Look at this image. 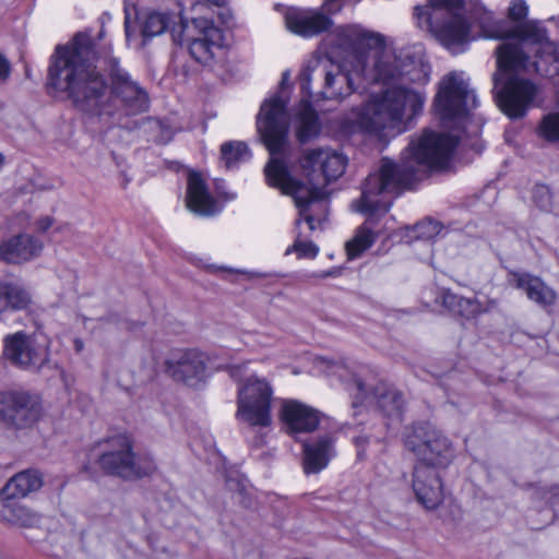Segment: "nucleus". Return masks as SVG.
Returning <instances> with one entry per match:
<instances>
[{
	"instance_id": "a211bd4d",
	"label": "nucleus",
	"mask_w": 559,
	"mask_h": 559,
	"mask_svg": "<svg viewBox=\"0 0 559 559\" xmlns=\"http://www.w3.org/2000/svg\"><path fill=\"white\" fill-rule=\"evenodd\" d=\"M320 72L324 76V87L320 92V96L323 99H342L345 96L352 94V79L347 73H343L337 69V72L334 73L332 70H328L326 67L321 69V66L318 64L316 68L311 69L307 67L299 74L300 87L301 91L306 93L308 98H312V94L310 92V82H311V73Z\"/></svg>"
},
{
	"instance_id": "6e6552de",
	"label": "nucleus",
	"mask_w": 559,
	"mask_h": 559,
	"mask_svg": "<svg viewBox=\"0 0 559 559\" xmlns=\"http://www.w3.org/2000/svg\"><path fill=\"white\" fill-rule=\"evenodd\" d=\"M97 463L105 474L123 480L148 477L156 471L153 457L147 454L136 455L133 452L131 440L126 436L108 439Z\"/></svg>"
},
{
	"instance_id": "dca6fc26",
	"label": "nucleus",
	"mask_w": 559,
	"mask_h": 559,
	"mask_svg": "<svg viewBox=\"0 0 559 559\" xmlns=\"http://www.w3.org/2000/svg\"><path fill=\"white\" fill-rule=\"evenodd\" d=\"M165 371L175 381L195 388L207 377V356L195 348L179 350L165 361Z\"/></svg>"
},
{
	"instance_id": "37998d69",
	"label": "nucleus",
	"mask_w": 559,
	"mask_h": 559,
	"mask_svg": "<svg viewBox=\"0 0 559 559\" xmlns=\"http://www.w3.org/2000/svg\"><path fill=\"white\" fill-rule=\"evenodd\" d=\"M243 367H245L243 365H233V366H229L228 367V371H229L230 377L234 380L239 381L241 379V376H242Z\"/></svg>"
},
{
	"instance_id": "0eeeda50",
	"label": "nucleus",
	"mask_w": 559,
	"mask_h": 559,
	"mask_svg": "<svg viewBox=\"0 0 559 559\" xmlns=\"http://www.w3.org/2000/svg\"><path fill=\"white\" fill-rule=\"evenodd\" d=\"M476 106V95L469 90L462 72L452 71L440 80L433 107L443 127L463 129L471 110Z\"/></svg>"
},
{
	"instance_id": "393cba45",
	"label": "nucleus",
	"mask_w": 559,
	"mask_h": 559,
	"mask_svg": "<svg viewBox=\"0 0 559 559\" xmlns=\"http://www.w3.org/2000/svg\"><path fill=\"white\" fill-rule=\"evenodd\" d=\"M515 287L523 290L526 297L540 308H548L556 304L557 294L539 277L528 273L514 274Z\"/></svg>"
},
{
	"instance_id": "f03ea898",
	"label": "nucleus",
	"mask_w": 559,
	"mask_h": 559,
	"mask_svg": "<svg viewBox=\"0 0 559 559\" xmlns=\"http://www.w3.org/2000/svg\"><path fill=\"white\" fill-rule=\"evenodd\" d=\"M95 51L87 35L78 33L72 41L57 46L50 57L46 86L49 92L64 93L81 111L91 115H111L114 105L129 116L143 114L150 108L147 91L121 67L119 60L110 57L104 75L94 66Z\"/></svg>"
},
{
	"instance_id": "8fccbe9b",
	"label": "nucleus",
	"mask_w": 559,
	"mask_h": 559,
	"mask_svg": "<svg viewBox=\"0 0 559 559\" xmlns=\"http://www.w3.org/2000/svg\"><path fill=\"white\" fill-rule=\"evenodd\" d=\"M3 157H2V154L0 153V163L2 162Z\"/></svg>"
},
{
	"instance_id": "ea45409f",
	"label": "nucleus",
	"mask_w": 559,
	"mask_h": 559,
	"mask_svg": "<svg viewBox=\"0 0 559 559\" xmlns=\"http://www.w3.org/2000/svg\"><path fill=\"white\" fill-rule=\"evenodd\" d=\"M354 442L357 447V456L359 460L365 457V448L369 442V438L367 436H358L354 439Z\"/></svg>"
},
{
	"instance_id": "7ed1b4c3",
	"label": "nucleus",
	"mask_w": 559,
	"mask_h": 559,
	"mask_svg": "<svg viewBox=\"0 0 559 559\" xmlns=\"http://www.w3.org/2000/svg\"><path fill=\"white\" fill-rule=\"evenodd\" d=\"M460 138L456 134L424 131L417 141H412L403 152L401 164L383 157L379 168L370 173L361 185V195L354 201L355 211L365 214L366 221L346 243L349 259L359 257L377 240L379 217L392 205V200L418 180L420 167L428 169L444 167Z\"/></svg>"
},
{
	"instance_id": "6ab92c4d",
	"label": "nucleus",
	"mask_w": 559,
	"mask_h": 559,
	"mask_svg": "<svg viewBox=\"0 0 559 559\" xmlns=\"http://www.w3.org/2000/svg\"><path fill=\"white\" fill-rule=\"evenodd\" d=\"M282 419L288 435L298 440L299 433H309L319 426V414L316 409L299 403L288 401L282 408Z\"/></svg>"
},
{
	"instance_id": "7c9ffc66",
	"label": "nucleus",
	"mask_w": 559,
	"mask_h": 559,
	"mask_svg": "<svg viewBox=\"0 0 559 559\" xmlns=\"http://www.w3.org/2000/svg\"><path fill=\"white\" fill-rule=\"evenodd\" d=\"M2 516L8 522L23 527H34L40 522V516L36 512L14 500L3 501Z\"/></svg>"
},
{
	"instance_id": "c756f323",
	"label": "nucleus",
	"mask_w": 559,
	"mask_h": 559,
	"mask_svg": "<svg viewBox=\"0 0 559 559\" xmlns=\"http://www.w3.org/2000/svg\"><path fill=\"white\" fill-rule=\"evenodd\" d=\"M176 14L170 12H150L141 26L142 45L158 35L165 33L171 24H175Z\"/></svg>"
},
{
	"instance_id": "c03bdc74",
	"label": "nucleus",
	"mask_w": 559,
	"mask_h": 559,
	"mask_svg": "<svg viewBox=\"0 0 559 559\" xmlns=\"http://www.w3.org/2000/svg\"><path fill=\"white\" fill-rule=\"evenodd\" d=\"M337 0H325V4L329 5V11H333V12H336L341 9V7L338 4H335Z\"/></svg>"
},
{
	"instance_id": "c9c22d12",
	"label": "nucleus",
	"mask_w": 559,
	"mask_h": 559,
	"mask_svg": "<svg viewBox=\"0 0 559 559\" xmlns=\"http://www.w3.org/2000/svg\"><path fill=\"white\" fill-rule=\"evenodd\" d=\"M528 8L523 0H514L509 8L508 17L511 24H522L527 15ZM527 21H524L526 23Z\"/></svg>"
},
{
	"instance_id": "423d86ee",
	"label": "nucleus",
	"mask_w": 559,
	"mask_h": 559,
	"mask_svg": "<svg viewBox=\"0 0 559 559\" xmlns=\"http://www.w3.org/2000/svg\"><path fill=\"white\" fill-rule=\"evenodd\" d=\"M463 4L464 0H427V5L414 9L419 27H426L453 55L464 52L474 39Z\"/></svg>"
},
{
	"instance_id": "e433bc0d",
	"label": "nucleus",
	"mask_w": 559,
	"mask_h": 559,
	"mask_svg": "<svg viewBox=\"0 0 559 559\" xmlns=\"http://www.w3.org/2000/svg\"><path fill=\"white\" fill-rule=\"evenodd\" d=\"M292 250L297 252L299 258H314L319 251L318 247L313 242H304L299 237L296 239L293 247L286 250V254L290 253Z\"/></svg>"
},
{
	"instance_id": "39448f33",
	"label": "nucleus",
	"mask_w": 559,
	"mask_h": 559,
	"mask_svg": "<svg viewBox=\"0 0 559 559\" xmlns=\"http://www.w3.org/2000/svg\"><path fill=\"white\" fill-rule=\"evenodd\" d=\"M272 155L264 168L269 186L281 189L282 193L292 195L299 211L296 226L304 219L310 230L316 229L314 223H321V213L326 210L325 186L341 177L346 168V158L330 148H311L304 152L300 158L302 174L310 186L294 179L283 160Z\"/></svg>"
},
{
	"instance_id": "ddd939ff",
	"label": "nucleus",
	"mask_w": 559,
	"mask_h": 559,
	"mask_svg": "<svg viewBox=\"0 0 559 559\" xmlns=\"http://www.w3.org/2000/svg\"><path fill=\"white\" fill-rule=\"evenodd\" d=\"M272 395L273 389L266 379L249 377L238 389L237 419L254 427H269Z\"/></svg>"
},
{
	"instance_id": "9d476101",
	"label": "nucleus",
	"mask_w": 559,
	"mask_h": 559,
	"mask_svg": "<svg viewBox=\"0 0 559 559\" xmlns=\"http://www.w3.org/2000/svg\"><path fill=\"white\" fill-rule=\"evenodd\" d=\"M289 72L282 74L280 91L265 99L257 116V130L271 155L281 154L287 143L288 114L287 97L284 96Z\"/></svg>"
},
{
	"instance_id": "9b49d317",
	"label": "nucleus",
	"mask_w": 559,
	"mask_h": 559,
	"mask_svg": "<svg viewBox=\"0 0 559 559\" xmlns=\"http://www.w3.org/2000/svg\"><path fill=\"white\" fill-rule=\"evenodd\" d=\"M404 445L418 460L433 468L447 467L454 457L449 439L429 423H418L407 427Z\"/></svg>"
},
{
	"instance_id": "bb28decb",
	"label": "nucleus",
	"mask_w": 559,
	"mask_h": 559,
	"mask_svg": "<svg viewBox=\"0 0 559 559\" xmlns=\"http://www.w3.org/2000/svg\"><path fill=\"white\" fill-rule=\"evenodd\" d=\"M438 300L453 314L465 319H473L483 312L480 302L474 298H465L452 293L450 289H443Z\"/></svg>"
},
{
	"instance_id": "79ce46f5",
	"label": "nucleus",
	"mask_w": 559,
	"mask_h": 559,
	"mask_svg": "<svg viewBox=\"0 0 559 559\" xmlns=\"http://www.w3.org/2000/svg\"><path fill=\"white\" fill-rule=\"evenodd\" d=\"M10 75V63L4 58L3 55L0 53V79L5 80Z\"/></svg>"
},
{
	"instance_id": "2f4dec72",
	"label": "nucleus",
	"mask_w": 559,
	"mask_h": 559,
	"mask_svg": "<svg viewBox=\"0 0 559 559\" xmlns=\"http://www.w3.org/2000/svg\"><path fill=\"white\" fill-rule=\"evenodd\" d=\"M250 157L249 147L245 142L230 141L221 146V159L226 168H233L238 163L247 160Z\"/></svg>"
},
{
	"instance_id": "473e14b6",
	"label": "nucleus",
	"mask_w": 559,
	"mask_h": 559,
	"mask_svg": "<svg viewBox=\"0 0 559 559\" xmlns=\"http://www.w3.org/2000/svg\"><path fill=\"white\" fill-rule=\"evenodd\" d=\"M539 135L549 142L559 141V112L548 114L539 124Z\"/></svg>"
},
{
	"instance_id": "4468645a",
	"label": "nucleus",
	"mask_w": 559,
	"mask_h": 559,
	"mask_svg": "<svg viewBox=\"0 0 559 559\" xmlns=\"http://www.w3.org/2000/svg\"><path fill=\"white\" fill-rule=\"evenodd\" d=\"M41 411L36 394L25 390L0 391V421L8 428L32 427L40 418Z\"/></svg>"
},
{
	"instance_id": "4be33fe9",
	"label": "nucleus",
	"mask_w": 559,
	"mask_h": 559,
	"mask_svg": "<svg viewBox=\"0 0 559 559\" xmlns=\"http://www.w3.org/2000/svg\"><path fill=\"white\" fill-rule=\"evenodd\" d=\"M43 242L28 234H20L0 243V260L19 264L39 255Z\"/></svg>"
},
{
	"instance_id": "f3484780",
	"label": "nucleus",
	"mask_w": 559,
	"mask_h": 559,
	"mask_svg": "<svg viewBox=\"0 0 559 559\" xmlns=\"http://www.w3.org/2000/svg\"><path fill=\"white\" fill-rule=\"evenodd\" d=\"M412 487L417 501L427 510L437 509L443 500V489L438 469L427 464H416Z\"/></svg>"
},
{
	"instance_id": "09e8293b",
	"label": "nucleus",
	"mask_w": 559,
	"mask_h": 559,
	"mask_svg": "<svg viewBox=\"0 0 559 559\" xmlns=\"http://www.w3.org/2000/svg\"><path fill=\"white\" fill-rule=\"evenodd\" d=\"M329 275H331V273H330V272H329V273H324V274H323V276H324V277H325V276H329Z\"/></svg>"
},
{
	"instance_id": "c85d7f7f",
	"label": "nucleus",
	"mask_w": 559,
	"mask_h": 559,
	"mask_svg": "<svg viewBox=\"0 0 559 559\" xmlns=\"http://www.w3.org/2000/svg\"><path fill=\"white\" fill-rule=\"evenodd\" d=\"M341 40L356 51L378 47L383 44L381 35L368 32L358 26H347L341 31Z\"/></svg>"
},
{
	"instance_id": "f704fd0d",
	"label": "nucleus",
	"mask_w": 559,
	"mask_h": 559,
	"mask_svg": "<svg viewBox=\"0 0 559 559\" xmlns=\"http://www.w3.org/2000/svg\"><path fill=\"white\" fill-rule=\"evenodd\" d=\"M533 202L543 211H550L552 209V193L550 188L546 185H535L532 191Z\"/></svg>"
},
{
	"instance_id": "b1692460",
	"label": "nucleus",
	"mask_w": 559,
	"mask_h": 559,
	"mask_svg": "<svg viewBox=\"0 0 559 559\" xmlns=\"http://www.w3.org/2000/svg\"><path fill=\"white\" fill-rule=\"evenodd\" d=\"M43 486V475L37 469H25L12 476L0 490L3 501L21 499Z\"/></svg>"
},
{
	"instance_id": "f8f14e48",
	"label": "nucleus",
	"mask_w": 559,
	"mask_h": 559,
	"mask_svg": "<svg viewBox=\"0 0 559 559\" xmlns=\"http://www.w3.org/2000/svg\"><path fill=\"white\" fill-rule=\"evenodd\" d=\"M50 338L43 332L17 331L3 338V358L22 370L40 371L50 359Z\"/></svg>"
},
{
	"instance_id": "cd10ccee",
	"label": "nucleus",
	"mask_w": 559,
	"mask_h": 559,
	"mask_svg": "<svg viewBox=\"0 0 559 559\" xmlns=\"http://www.w3.org/2000/svg\"><path fill=\"white\" fill-rule=\"evenodd\" d=\"M321 131V123L318 114L313 109L309 99H302L300 109L297 114L296 134L300 143H307L316 138Z\"/></svg>"
},
{
	"instance_id": "58836bf2",
	"label": "nucleus",
	"mask_w": 559,
	"mask_h": 559,
	"mask_svg": "<svg viewBox=\"0 0 559 559\" xmlns=\"http://www.w3.org/2000/svg\"><path fill=\"white\" fill-rule=\"evenodd\" d=\"M545 495L550 504L559 506V485L548 487Z\"/></svg>"
},
{
	"instance_id": "20e7f679",
	"label": "nucleus",
	"mask_w": 559,
	"mask_h": 559,
	"mask_svg": "<svg viewBox=\"0 0 559 559\" xmlns=\"http://www.w3.org/2000/svg\"><path fill=\"white\" fill-rule=\"evenodd\" d=\"M431 68L424 60L421 47L403 48L397 53H383L374 62V81L392 85L353 108L345 122L353 131L381 135L385 130L405 131V119L421 114L426 94L408 83L426 84Z\"/></svg>"
},
{
	"instance_id": "a878e982",
	"label": "nucleus",
	"mask_w": 559,
	"mask_h": 559,
	"mask_svg": "<svg viewBox=\"0 0 559 559\" xmlns=\"http://www.w3.org/2000/svg\"><path fill=\"white\" fill-rule=\"evenodd\" d=\"M32 294L20 282L0 281V320L8 312L27 310Z\"/></svg>"
},
{
	"instance_id": "4c0bfd02",
	"label": "nucleus",
	"mask_w": 559,
	"mask_h": 559,
	"mask_svg": "<svg viewBox=\"0 0 559 559\" xmlns=\"http://www.w3.org/2000/svg\"><path fill=\"white\" fill-rule=\"evenodd\" d=\"M206 269L211 273H216L218 271H226V272H230V273L242 274V275H246L249 280L278 276V274H276V273H261V272H254V271L236 270V269H231V267H227V266L207 265Z\"/></svg>"
},
{
	"instance_id": "f257e3e1",
	"label": "nucleus",
	"mask_w": 559,
	"mask_h": 559,
	"mask_svg": "<svg viewBox=\"0 0 559 559\" xmlns=\"http://www.w3.org/2000/svg\"><path fill=\"white\" fill-rule=\"evenodd\" d=\"M467 13L466 21L471 26L477 25L483 37L504 40L495 50L497 70L492 74V92L497 105L509 118L524 117L537 87L523 75L548 74L549 66L559 63V45L549 39L547 28L539 21L511 24L496 20L480 3L473 4Z\"/></svg>"
},
{
	"instance_id": "aec40b11",
	"label": "nucleus",
	"mask_w": 559,
	"mask_h": 559,
	"mask_svg": "<svg viewBox=\"0 0 559 559\" xmlns=\"http://www.w3.org/2000/svg\"><path fill=\"white\" fill-rule=\"evenodd\" d=\"M285 24L296 35L312 37L328 31L332 26V21L318 11L290 10L285 15Z\"/></svg>"
},
{
	"instance_id": "a19ab883",
	"label": "nucleus",
	"mask_w": 559,
	"mask_h": 559,
	"mask_svg": "<svg viewBox=\"0 0 559 559\" xmlns=\"http://www.w3.org/2000/svg\"><path fill=\"white\" fill-rule=\"evenodd\" d=\"M53 224V218L51 216H44L36 221V228L38 231L45 233L48 230Z\"/></svg>"
},
{
	"instance_id": "de8ad7c7",
	"label": "nucleus",
	"mask_w": 559,
	"mask_h": 559,
	"mask_svg": "<svg viewBox=\"0 0 559 559\" xmlns=\"http://www.w3.org/2000/svg\"><path fill=\"white\" fill-rule=\"evenodd\" d=\"M124 29H126V36L127 38L130 37V31H129V20L126 19V22H124Z\"/></svg>"
},
{
	"instance_id": "412c9836",
	"label": "nucleus",
	"mask_w": 559,
	"mask_h": 559,
	"mask_svg": "<svg viewBox=\"0 0 559 559\" xmlns=\"http://www.w3.org/2000/svg\"><path fill=\"white\" fill-rule=\"evenodd\" d=\"M302 467L307 475L324 469L335 455L334 439L325 433L311 441L302 442Z\"/></svg>"
},
{
	"instance_id": "49530a36",
	"label": "nucleus",
	"mask_w": 559,
	"mask_h": 559,
	"mask_svg": "<svg viewBox=\"0 0 559 559\" xmlns=\"http://www.w3.org/2000/svg\"><path fill=\"white\" fill-rule=\"evenodd\" d=\"M204 1L210 4L216 5V7H222L225 3V0H204Z\"/></svg>"
},
{
	"instance_id": "5701e85b",
	"label": "nucleus",
	"mask_w": 559,
	"mask_h": 559,
	"mask_svg": "<svg viewBox=\"0 0 559 559\" xmlns=\"http://www.w3.org/2000/svg\"><path fill=\"white\" fill-rule=\"evenodd\" d=\"M186 203L187 207L198 215L212 216L219 212L205 180L200 173L194 170L188 174Z\"/></svg>"
},
{
	"instance_id": "a18cd8bd",
	"label": "nucleus",
	"mask_w": 559,
	"mask_h": 559,
	"mask_svg": "<svg viewBox=\"0 0 559 559\" xmlns=\"http://www.w3.org/2000/svg\"><path fill=\"white\" fill-rule=\"evenodd\" d=\"M74 348H75V350H76L78 353H79V352H81V350L83 349V341H82V340H80V338H76V340L74 341Z\"/></svg>"
},
{
	"instance_id": "2eb2a0df",
	"label": "nucleus",
	"mask_w": 559,
	"mask_h": 559,
	"mask_svg": "<svg viewBox=\"0 0 559 559\" xmlns=\"http://www.w3.org/2000/svg\"><path fill=\"white\" fill-rule=\"evenodd\" d=\"M347 390L353 395L352 405L354 408H358L365 400L372 396L384 416L399 421L402 420L405 400L403 393L395 386L379 382L372 386L370 392V388L359 377L354 376L347 384Z\"/></svg>"
},
{
	"instance_id": "1a4fd4ad",
	"label": "nucleus",
	"mask_w": 559,
	"mask_h": 559,
	"mask_svg": "<svg viewBox=\"0 0 559 559\" xmlns=\"http://www.w3.org/2000/svg\"><path fill=\"white\" fill-rule=\"evenodd\" d=\"M173 41L187 46L190 57L198 63L209 67L221 48L222 33L211 20L193 19L190 23L180 16V22L170 28Z\"/></svg>"
},
{
	"instance_id": "72a5a7b5",
	"label": "nucleus",
	"mask_w": 559,
	"mask_h": 559,
	"mask_svg": "<svg viewBox=\"0 0 559 559\" xmlns=\"http://www.w3.org/2000/svg\"><path fill=\"white\" fill-rule=\"evenodd\" d=\"M441 230V225L430 218L424 219L412 227L415 239H431Z\"/></svg>"
}]
</instances>
